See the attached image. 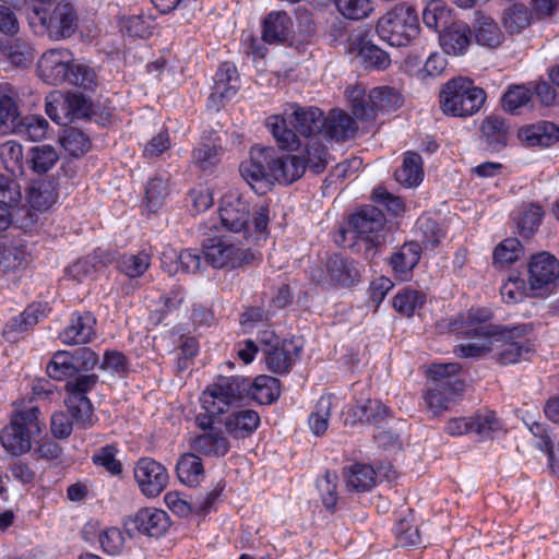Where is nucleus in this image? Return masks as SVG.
<instances>
[{
  "instance_id": "1",
  "label": "nucleus",
  "mask_w": 559,
  "mask_h": 559,
  "mask_svg": "<svg viewBox=\"0 0 559 559\" xmlns=\"http://www.w3.org/2000/svg\"><path fill=\"white\" fill-rule=\"evenodd\" d=\"M242 178L255 190L270 187L275 182L290 185L306 171L304 157L283 152L275 147L255 145L250 156L240 164Z\"/></svg>"
},
{
  "instance_id": "2",
  "label": "nucleus",
  "mask_w": 559,
  "mask_h": 559,
  "mask_svg": "<svg viewBox=\"0 0 559 559\" xmlns=\"http://www.w3.org/2000/svg\"><path fill=\"white\" fill-rule=\"evenodd\" d=\"M250 380L242 376H219L202 393L203 413L195 417L198 427H209L213 421H223V415L237 406L246 396Z\"/></svg>"
},
{
  "instance_id": "3",
  "label": "nucleus",
  "mask_w": 559,
  "mask_h": 559,
  "mask_svg": "<svg viewBox=\"0 0 559 559\" xmlns=\"http://www.w3.org/2000/svg\"><path fill=\"white\" fill-rule=\"evenodd\" d=\"M218 213L222 227L246 240L252 236V229L263 233L270 219L269 205L261 204L252 213L250 202L237 190L222 197Z\"/></svg>"
},
{
  "instance_id": "4",
  "label": "nucleus",
  "mask_w": 559,
  "mask_h": 559,
  "mask_svg": "<svg viewBox=\"0 0 559 559\" xmlns=\"http://www.w3.org/2000/svg\"><path fill=\"white\" fill-rule=\"evenodd\" d=\"M284 115L285 117L271 116L265 122L266 128L282 148L293 150L296 145H300L296 132L287 127L288 121L305 138L322 133L324 117L317 107H301L294 103L288 105Z\"/></svg>"
},
{
  "instance_id": "5",
  "label": "nucleus",
  "mask_w": 559,
  "mask_h": 559,
  "mask_svg": "<svg viewBox=\"0 0 559 559\" xmlns=\"http://www.w3.org/2000/svg\"><path fill=\"white\" fill-rule=\"evenodd\" d=\"M28 25L37 35H47L52 40L71 37L78 29L79 15L74 5L62 0L53 9L33 5L27 14Z\"/></svg>"
},
{
  "instance_id": "6",
  "label": "nucleus",
  "mask_w": 559,
  "mask_h": 559,
  "mask_svg": "<svg viewBox=\"0 0 559 559\" xmlns=\"http://www.w3.org/2000/svg\"><path fill=\"white\" fill-rule=\"evenodd\" d=\"M461 366L456 362L435 364L428 369L430 381L424 393L426 407L439 415L449 408V404L464 390V382L456 378Z\"/></svg>"
},
{
  "instance_id": "7",
  "label": "nucleus",
  "mask_w": 559,
  "mask_h": 559,
  "mask_svg": "<svg viewBox=\"0 0 559 559\" xmlns=\"http://www.w3.org/2000/svg\"><path fill=\"white\" fill-rule=\"evenodd\" d=\"M444 115L469 117L479 111L486 100V92L467 78L457 76L442 85L439 95Z\"/></svg>"
},
{
  "instance_id": "8",
  "label": "nucleus",
  "mask_w": 559,
  "mask_h": 559,
  "mask_svg": "<svg viewBox=\"0 0 559 559\" xmlns=\"http://www.w3.org/2000/svg\"><path fill=\"white\" fill-rule=\"evenodd\" d=\"M376 33L390 46H408L419 34V20L415 9L406 3L393 5L379 17Z\"/></svg>"
},
{
  "instance_id": "9",
  "label": "nucleus",
  "mask_w": 559,
  "mask_h": 559,
  "mask_svg": "<svg viewBox=\"0 0 559 559\" xmlns=\"http://www.w3.org/2000/svg\"><path fill=\"white\" fill-rule=\"evenodd\" d=\"M39 409L32 406L17 411L0 435L2 447L12 455H21L32 448V437L39 435L45 424L38 418Z\"/></svg>"
},
{
  "instance_id": "10",
  "label": "nucleus",
  "mask_w": 559,
  "mask_h": 559,
  "mask_svg": "<svg viewBox=\"0 0 559 559\" xmlns=\"http://www.w3.org/2000/svg\"><path fill=\"white\" fill-rule=\"evenodd\" d=\"M349 225L357 235V243L365 247V259L373 260L385 242L386 228L383 213L374 206H366L350 216Z\"/></svg>"
},
{
  "instance_id": "11",
  "label": "nucleus",
  "mask_w": 559,
  "mask_h": 559,
  "mask_svg": "<svg viewBox=\"0 0 559 559\" xmlns=\"http://www.w3.org/2000/svg\"><path fill=\"white\" fill-rule=\"evenodd\" d=\"M533 330L532 324L507 325L492 333V358L502 366L521 361L532 350V344L524 338Z\"/></svg>"
},
{
  "instance_id": "12",
  "label": "nucleus",
  "mask_w": 559,
  "mask_h": 559,
  "mask_svg": "<svg viewBox=\"0 0 559 559\" xmlns=\"http://www.w3.org/2000/svg\"><path fill=\"white\" fill-rule=\"evenodd\" d=\"M202 254L206 263L214 269L234 270L249 264L254 254L241 243L233 242L228 237H215L203 243Z\"/></svg>"
},
{
  "instance_id": "13",
  "label": "nucleus",
  "mask_w": 559,
  "mask_h": 559,
  "mask_svg": "<svg viewBox=\"0 0 559 559\" xmlns=\"http://www.w3.org/2000/svg\"><path fill=\"white\" fill-rule=\"evenodd\" d=\"M261 342L266 367L276 374L287 373L302 350L299 338L280 340L272 332H264Z\"/></svg>"
},
{
  "instance_id": "14",
  "label": "nucleus",
  "mask_w": 559,
  "mask_h": 559,
  "mask_svg": "<svg viewBox=\"0 0 559 559\" xmlns=\"http://www.w3.org/2000/svg\"><path fill=\"white\" fill-rule=\"evenodd\" d=\"M325 272L313 271L311 277L318 284L329 283L335 287H353L359 284L364 266L352 258L334 253L325 262Z\"/></svg>"
},
{
  "instance_id": "15",
  "label": "nucleus",
  "mask_w": 559,
  "mask_h": 559,
  "mask_svg": "<svg viewBox=\"0 0 559 559\" xmlns=\"http://www.w3.org/2000/svg\"><path fill=\"white\" fill-rule=\"evenodd\" d=\"M559 281V260L549 252L533 254L527 263V284L532 296L547 295Z\"/></svg>"
},
{
  "instance_id": "16",
  "label": "nucleus",
  "mask_w": 559,
  "mask_h": 559,
  "mask_svg": "<svg viewBox=\"0 0 559 559\" xmlns=\"http://www.w3.org/2000/svg\"><path fill=\"white\" fill-rule=\"evenodd\" d=\"M133 472L141 492L148 498L157 497L168 485L169 475L166 467L153 459H140Z\"/></svg>"
},
{
  "instance_id": "17",
  "label": "nucleus",
  "mask_w": 559,
  "mask_h": 559,
  "mask_svg": "<svg viewBox=\"0 0 559 559\" xmlns=\"http://www.w3.org/2000/svg\"><path fill=\"white\" fill-rule=\"evenodd\" d=\"M72 53L67 49H50L43 53L37 64L39 78L50 85L68 82Z\"/></svg>"
},
{
  "instance_id": "18",
  "label": "nucleus",
  "mask_w": 559,
  "mask_h": 559,
  "mask_svg": "<svg viewBox=\"0 0 559 559\" xmlns=\"http://www.w3.org/2000/svg\"><path fill=\"white\" fill-rule=\"evenodd\" d=\"M88 109L86 98L79 93H69L66 96H51L46 102V114L58 124H68L75 118L86 115Z\"/></svg>"
},
{
  "instance_id": "19",
  "label": "nucleus",
  "mask_w": 559,
  "mask_h": 559,
  "mask_svg": "<svg viewBox=\"0 0 559 559\" xmlns=\"http://www.w3.org/2000/svg\"><path fill=\"white\" fill-rule=\"evenodd\" d=\"M222 421H213L209 427H199L204 430L198 435L191 442V449L201 456L218 459L225 456L230 450V442L227 436L215 425Z\"/></svg>"
},
{
  "instance_id": "20",
  "label": "nucleus",
  "mask_w": 559,
  "mask_h": 559,
  "mask_svg": "<svg viewBox=\"0 0 559 559\" xmlns=\"http://www.w3.org/2000/svg\"><path fill=\"white\" fill-rule=\"evenodd\" d=\"M239 88V75L236 67L230 62L222 63L214 76L213 91L209 97L207 106L218 110L219 106L231 99Z\"/></svg>"
},
{
  "instance_id": "21",
  "label": "nucleus",
  "mask_w": 559,
  "mask_h": 559,
  "mask_svg": "<svg viewBox=\"0 0 559 559\" xmlns=\"http://www.w3.org/2000/svg\"><path fill=\"white\" fill-rule=\"evenodd\" d=\"M96 318L90 311L73 312L70 323L60 332L59 338L66 345H82L93 341Z\"/></svg>"
},
{
  "instance_id": "22",
  "label": "nucleus",
  "mask_w": 559,
  "mask_h": 559,
  "mask_svg": "<svg viewBox=\"0 0 559 559\" xmlns=\"http://www.w3.org/2000/svg\"><path fill=\"white\" fill-rule=\"evenodd\" d=\"M29 252L23 239H9L4 236L0 240V272H16L28 263Z\"/></svg>"
},
{
  "instance_id": "23",
  "label": "nucleus",
  "mask_w": 559,
  "mask_h": 559,
  "mask_svg": "<svg viewBox=\"0 0 559 559\" xmlns=\"http://www.w3.org/2000/svg\"><path fill=\"white\" fill-rule=\"evenodd\" d=\"M420 257L421 246L417 241H406L392 253L389 264L396 277L408 281Z\"/></svg>"
},
{
  "instance_id": "24",
  "label": "nucleus",
  "mask_w": 559,
  "mask_h": 559,
  "mask_svg": "<svg viewBox=\"0 0 559 559\" xmlns=\"http://www.w3.org/2000/svg\"><path fill=\"white\" fill-rule=\"evenodd\" d=\"M472 36V31L466 23L455 21L440 33L439 41L445 53L461 56L464 55L469 47Z\"/></svg>"
},
{
  "instance_id": "25",
  "label": "nucleus",
  "mask_w": 559,
  "mask_h": 559,
  "mask_svg": "<svg viewBox=\"0 0 559 559\" xmlns=\"http://www.w3.org/2000/svg\"><path fill=\"white\" fill-rule=\"evenodd\" d=\"M134 527L150 537H159L166 533L170 525L168 514L156 508L140 509L132 518Z\"/></svg>"
},
{
  "instance_id": "26",
  "label": "nucleus",
  "mask_w": 559,
  "mask_h": 559,
  "mask_svg": "<svg viewBox=\"0 0 559 559\" xmlns=\"http://www.w3.org/2000/svg\"><path fill=\"white\" fill-rule=\"evenodd\" d=\"M358 130L356 121L345 111L333 109L323 120L322 133L335 141H346Z\"/></svg>"
},
{
  "instance_id": "27",
  "label": "nucleus",
  "mask_w": 559,
  "mask_h": 559,
  "mask_svg": "<svg viewBox=\"0 0 559 559\" xmlns=\"http://www.w3.org/2000/svg\"><path fill=\"white\" fill-rule=\"evenodd\" d=\"M222 424L231 437L246 438L259 427L260 416L252 409H238L226 416L223 415Z\"/></svg>"
},
{
  "instance_id": "28",
  "label": "nucleus",
  "mask_w": 559,
  "mask_h": 559,
  "mask_svg": "<svg viewBox=\"0 0 559 559\" xmlns=\"http://www.w3.org/2000/svg\"><path fill=\"white\" fill-rule=\"evenodd\" d=\"M519 139L530 146L548 147L559 140V128L552 122L539 121L521 128Z\"/></svg>"
},
{
  "instance_id": "29",
  "label": "nucleus",
  "mask_w": 559,
  "mask_h": 559,
  "mask_svg": "<svg viewBox=\"0 0 559 559\" xmlns=\"http://www.w3.org/2000/svg\"><path fill=\"white\" fill-rule=\"evenodd\" d=\"M293 22L286 12H271L263 21L262 39L269 44L283 43L292 34Z\"/></svg>"
},
{
  "instance_id": "30",
  "label": "nucleus",
  "mask_w": 559,
  "mask_h": 559,
  "mask_svg": "<svg viewBox=\"0 0 559 559\" xmlns=\"http://www.w3.org/2000/svg\"><path fill=\"white\" fill-rule=\"evenodd\" d=\"M176 473L179 480L190 487H197L204 478V467L201 455L195 453L182 454L177 464Z\"/></svg>"
},
{
  "instance_id": "31",
  "label": "nucleus",
  "mask_w": 559,
  "mask_h": 559,
  "mask_svg": "<svg viewBox=\"0 0 559 559\" xmlns=\"http://www.w3.org/2000/svg\"><path fill=\"white\" fill-rule=\"evenodd\" d=\"M481 133L488 151L500 152L507 145L508 127L498 116L487 117L481 123Z\"/></svg>"
},
{
  "instance_id": "32",
  "label": "nucleus",
  "mask_w": 559,
  "mask_h": 559,
  "mask_svg": "<svg viewBox=\"0 0 559 559\" xmlns=\"http://www.w3.org/2000/svg\"><path fill=\"white\" fill-rule=\"evenodd\" d=\"M397 182L405 187H416L424 179L423 159L415 152H406L403 163L394 173Z\"/></svg>"
},
{
  "instance_id": "33",
  "label": "nucleus",
  "mask_w": 559,
  "mask_h": 559,
  "mask_svg": "<svg viewBox=\"0 0 559 559\" xmlns=\"http://www.w3.org/2000/svg\"><path fill=\"white\" fill-rule=\"evenodd\" d=\"M281 394V382L278 379L261 374L254 381H250L248 395L260 404H271L275 402Z\"/></svg>"
},
{
  "instance_id": "34",
  "label": "nucleus",
  "mask_w": 559,
  "mask_h": 559,
  "mask_svg": "<svg viewBox=\"0 0 559 559\" xmlns=\"http://www.w3.org/2000/svg\"><path fill=\"white\" fill-rule=\"evenodd\" d=\"M423 22L439 34L454 23L451 10L441 0H431L423 12Z\"/></svg>"
},
{
  "instance_id": "35",
  "label": "nucleus",
  "mask_w": 559,
  "mask_h": 559,
  "mask_svg": "<svg viewBox=\"0 0 559 559\" xmlns=\"http://www.w3.org/2000/svg\"><path fill=\"white\" fill-rule=\"evenodd\" d=\"M390 409L378 400H368L366 403L356 405L350 409L353 420L356 423H366L369 425H380L388 416Z\"/></svg>"
},
{
  "instance_id": "36",
  "label": "nucleus",
  "mask_w": 559,
  "mask_h": 559,
  "mask_svg": "<svg viewBox=\"0 0 559 559\" xmlns=\"http://www.w3.org/2000/svg\"><path fill=\"white\" fill-rule=\"evenodd\" d=\"M474 28L476 41L481 46L496 48L503 40V33L490 16L484 14L478 15Z\"/></svg>"
},
{
  "instance_id": "37",
  "label": "nucleus",
  "mask_w": 559,
  "mask_h": 559,
  "mask_svg": "<svg viewBox=\"0 0 559 559\" xmlns=\"http://www.w3.org/2000/svg\"><path fill=\"white\" fill-rule=\"evenodd\" d=\"M491 342L492 333L485 332L483 329H476L473 340L468 343L457 345L454 353L460 357L480 358L489 353L491 354Z\"/></svg>"
},
{
  "instance_id": "38",
  "label": "nucleus",
  "mask_w": 559,
  "mask_h": 559,
  "mask_svg": "<svg viewBox=\"0 0 559 559\" xmlns=\"http://www.w3.org/2000/svg\"><path fill=\"white\" fill-rule=\"evenodd\" d=\"M49 123L40 116L20 117L15 121L13 133L27 138L31 141H40L46 138Z\"/></svg>"
},
{
  "instance_id": "39",
  "label": "nucleus",
  "mask_w": 559,
  "mask_h": 559,
  "mask_svg": "<svg viewBox=\"0 0 559 559\" xmlns=\"http://www.w3.org/2000/svg\"><path fill=\"white\" fill-rule=\"evenodd\" d=\"M426 302V295L419 290L404 288L397 292L392 300V306L396 312L405 317H412L417 310L421 309Z\"/></svg>"
},
{
  "instance_id": "40",
  "label": "nucleus",
  "mask_w": 559,
  "mask_h": 559,
  "mask_svg": "<svg viewBox=\"0 0 559 559\" xmlns=\"http://www.w3.org/2000/svg\"><path fill=\"white\" fill-rule=\"evenodd\" d=\"M5 58L16 67H25L34 59L31 45L21 38H10L5 44L0 45Z\"/></svg>"
},
{
  "instance_id": "41",
  "label": "nucleus",
  "mask_w": 559,
  "mask_h": 559,
  "mask_svg": "<svg viewBox=\"0 0 559 559\" xmlns=\"http://www.w3.org/2000/svg\"><path fill=\"white\" fill-rule=\"evenodd\" d=\"M524 255V248L519 239L507 238L498 243L492 252V263L496 266L513 264Z\"/></svg>"
},
{
  "instance_id": "42",
  "label": "nucleus",
  "mask_w": 559,
  "mask_h": 559,
  "mask_svg": "<svg viewBox=\"0 0 559 559\" xmlns=\"http://www.w3.org/2000/svg\"><path fill=\"white\" fill-rule=\"evenodd\" d=\"M532 92L524 85L510 86L501 98L502 108L512 114L520 115L523 108H530Z\"/></svg>"
},
{
  "instance_id": "43",
  "label": "nucleus",
  "mask_w": 559,
  "mask_h": 559,
  "mask_svg": "<svg viewBox=\"0 0 559 559\" xmlns=\"http://www.w3.org/2000/svg\"><path fill=\"white\" fill-rule=\"evenodd\" d=\"M66 405L80 427L87 428L95 424L94 408L88 397L68 396Z\"/></svg>"
},
{
  "instance_id": "44",
  "label": "nucleus",
  "mask_w": 559,
  "mask_h": 559,
  "mask_svg": "<svg viewBox=\"0 0 559 559\" xmlns=\"http://www.w3.org/2000/svg\"><path fill=\"white\" fill-rule=\"evenodd\" d=\"M347 487L356 491H367L376 484V472L367 464H354L346 472Z\"/></svg>"
},
{
  "instance_id": "45",
  "label": "nucleus",
  "mask_w": 559,
  "mask_h": 559,
  "mask_svg": "<svg viewBox=\"0 0 559 559\" xmlns=\"http://www.w3.org/2000/svg\"><path fill=\"white\" fill-rule=\"evenodd\" d=\"M302 145L307 155V158H305L306 166L308 165L317 174L323 171L330 158L325 145L317 135L306 138Z\"/></svg>"
},
{
  "instance_id": "46",
  "label": "nucleus",
  "mask_w": 559,
  "mask_h": 559,
  "mask_svg": "<svg viewBox=\"0 0 559 559\" xmlns=\"http://www.w3.org/2000/svg\"><path fill=\"white\" fill-rule=\"evenodd\" d=\"M151 265V254L142 250L136 254H123L118 260L119 271L130 278L142 276Z\"/></svg>"
},
{
  "instance_id": "47",
  "label": "nucleus",
  "mask_w": 559,
  "mask_h": 559,
  "mask_svg": "<svg viewBox=\"0 0 559 559\" xmlns=\"http://www.w3.org/2000/svg\"><path fill=\"white\" fill-rule=\"evenodd\" d=\"M58 193L51 182L40 181L33 185L28 191V203L38 211L48 210L56 203Z\"/></svg>"
},
{
  "instance_id": "48",
  "label": "nucleus",
  "mask_w": 559,
  "mask_h": 559,
  "mask_svg": "<svg viewBox=\"0 0 559 559\" xmlns=\"http://www.w3.org/2000/svg\"><path fill=\"white\" fill-rule=\"evenodd\" d=\"M370 100L376 110L392 111L403 105V96L401 93L390 86L374 87L370 91Z\"/></svg>"
},
{
  "instance_id": "49",
  "label": "nucleus",
  "mask_w": 559,
  "mask_h": 559,
  "mask_svg": "<svg viewBox=\"0 0 559 559\" xmlns=\"http://www.w3.org/2000/svg\"><path fill=\"white\" fill-rule=\"evenodd\" d=\"M332 407L333 397L331 395H323L318 400L316 409L309 416V427L316 436H321L326 431Z\"/></svg>"
},
{
  "instance_id": "50",
  "label": "nucleus",
  "mask_w": 559,
  "mask_h": 559,
  "mask_svg": "<svg viewBox=\"0 0 559 559\" xmlns=\"http://www.w3.org/2000/svg\"><path fill=\"white\" fill-rule=\"evenodd\" d=\"M0 158L11 175L23 174V148L19 142L10 140L1 144Z\"/></svg>"
},
{
  "instance_id": "51",
  "label": "nucleus",
  "mask_w": 559,
  "mask_h": 559,
  "mask_svg": "<svg viewBox=\"0 0 559 559\" xmlns=\"http://www.w3.org/2000/svg\"><path fill=\"white\" fill-rule=\"evenodd\" d=\"M358 56L366 69L384 70L391 64L389 53L370 41L360 47Z\"/></svg>"
},
{
  "instance_id": "52",
  "label": "nucleus",
  "mask_w": 559,
  "mask_h": 559,
  "mask_svg": "<svg viewBox=\"0 0 559 559\" xmlns=\"http://www.w3.org/2000/svg\"><path fill=\"white\" fill-rule=\"evenodd\" d=\"M47 373L55 380H64L75 376V367L72 365L70 350H58L47 365Z\"/></svg>"
},
{
  "instance_id": "53",
  "label": "nucleus",
  "mask_w": 559,
  "mask_h": 559,
  "mask_svg": "<svg viewBox=\"0 0 559 559\" xmlns=\"http://www.w3.org/2000/svg\"><path fill=\"white\" fill-rule=\"evenodd\" d=\"M58 159L59 155L51 145H37L31 150V166L38 174H45L50 170Z\"/></svg>"
},
{
  "instance_id": "54",
  "label": "nucleus",
  "mask_w": 559,
  "mask_h": 559,
  "mask_svg": "<svg viewBox=\"0 0 559 559\" xmlns=\"http://www.w3.org/2000/svg\"><path fill=\"white\" fill-rule=\"evenodd\" d=\"M399 542L404 546H419L421 544L420 531L415 524V518L412 511L400 519L394 528Z\"/></svg>"
},
{
  "instance_id": "55",
  "label": "nucleus",
  "mask_w": 559,
  "mask_h": 559,
  "mask_svg": "<svg viewBox=\"0 0 559 559\" xmlns=\"http://www.w3.org/2000/svg\"><path fill=\"white\" fill-rule=\"evenodd\" d=\"M60 143L74 157L84 155L91 148L90 138L76 128L66 130L60 139Z\"/></svg>"
},
{
  "instance_id": "56",
  "label": "nucleus",
  "mask_w": 559,
  "mask_h": 559,
  "mask_svg": "<svg viewBox=\"0 0 559 559\" xmlns=\"http://www.w3.org/2000/svg\"><path fill=\"white\" fill-rule=\"evenodd\" d=\"M502 22L509 33H520L530 26L531 13L524 4H513L506 9Z\"/></svg>"
},
{
  "instance_id": "57",
  "label": "nucleus",
  "mask_w": 559,
  "mask_h": 559,
  "mask_svg": "<svg viewBox=\"0 0 559 559\" xmlns=\"http://www.w3.org/2000/svg\"><path fill=\"white\" fill-rule=\"evenodd\" d=\"M544 212L540 206L530 204L523 209L516 219L519 234L522 237H531L540 225Z\"/></svg>"
},
{
  "instance_id": "58",
  "label": "nucleus",
  "mask_w": 559,
  "mask_h": 559,
  "mask_svg": "<svg viewBox=\"0 0 559 559\" xmlns=\"http://www.w3.org/2000/svg\"><path fill=\"white\" fill-rule=\"evenodd\" d=\"M337 11L346 19L359 21L372 12L370 0H333Z\"/></svg>"
},
{
  "instance_id": "59",
  "label": "nucleus",
  "mask_w": 559,
  "mask_h": 559,
  "mask_svg": "<svg viewBox=\"0 0 559 559\" xmlns=\"http://www.w3.org/2000/svg\"><path fill=\"white\" fill-rule=\"evenodd\" d=\"M169 180L167 177L155 176L152 178L145 190L147 206L151 211H156L168 195Z\"/></svg>"
},
{
  "instance_id": "60",
  "label": "nucleus",
  "mask_w": 559,
  "mask_h": 559,
  "mask_svg": "<svg viewBox=\"0 0 559 559\" xmlns=\"http://www.w3.org/2000/svg\"><path fill=\"white\" fill-rule=\"evenodd\" d=\"M221 147L216 145L201 144L192 152V162L204 173H212L219 160Z\"/></svg>"
},
{
  "instance_id": "61",
  "label": "nucleus",
  "mask_w": 559,
  "mask_h": 559,
  "mask_svg": "<svg viewBox=\"0 0 559 559\" xmlns=\"http://www.w3.org/2000/svg\"><path fill=\"white\" fill-rule=\"evenodd\" d=\"M352 109L357 118L369 120L374 117L376 108L370 100V93L365 94L360 87H354L348 95Z\"/></svg>"
},
{
  "instance_id": "62",
  "label": "nucleus",
  "mask_w": 559,
  "mask_h": 559,
  "mask_svg": "<svg viewBox=\"0 0 559 559\" xmlns=\"http://www.w3.org/2000/svg\"><path fill=\"white\" fill-rule=\"evenodd\" d=\"M117 448L108 444L98 449L92 456L95 465L104 467L111 475H119L122 472V464L116 459Z\"/></svg>"
},
{
  "instance_id": "63",
  "label": "nucleus",
  "mask_w": 559,
  "mask_h": 559,
  "mask_svg": "<svg viewBox=\"0 0 559 559\" xmlns=\"http://www.w3.org/2000/svg\"><path fill=\"white\" fill-rule=\"evenodd\" d=\"M417 228L421 235V242L425 249H433L443 237V231L439 227V224L430 217L419 218Z\"/></svg>"
},
{
  "instance_id": "64",
  "label": "nucleus",
  "mask_w": 559,
  "mask_h": 559,
  "mask_svg": "<svg viewBox=\"0 0 559 559\" xmlns=\"http://www.w3.org/2000/svg\"><path fill=\"white\" fill-rule=\"evenodd\" d=\"M154 26V19L145 14L132 15L126 20L123 25L130 36L139 38L150 37Z\"/></svg>"
}]
</instances>
